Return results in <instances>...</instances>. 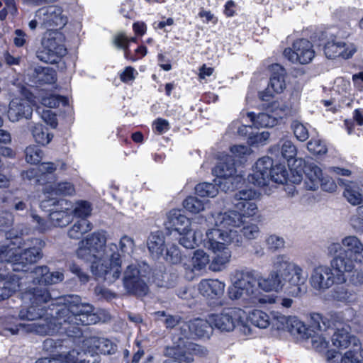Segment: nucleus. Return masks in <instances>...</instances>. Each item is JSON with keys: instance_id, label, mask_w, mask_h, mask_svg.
Returning <instances> with one entry per match:
<instances>
[{"instance_id": "42", "label": "nucleus", "mask_w": 363, "mask_h": 363, "mask_svg": "<svg viewBox=\"0 0 363 363\" xmlns=\"http://www.w3.org/2000/svg\"><path fill=\"white\" fill-rule=\"evenodd\" d=\"M130 42H136V38H128L125 33H119L115 35L113 43L118 48L123 49L124 50V55L126 59L135 61V59L130 57V51L128 50V45Z\"/></svg>"}, {"instance_id": "34", "label": "nucleus", "mask_w": 363, "mask_h": 363, "mask_svg": "<svg viewBox=\"0 0 363 363\" xmlns=\"http://www.w3.org/2000/svg\"><path fill=\"white\" fill-rule=\"evenodd\" d=\"M45 197L51 196H71L75 193L74 185L69 182H60L57 184L49 183L43 189Z\"/></svg>"}, {"instance_id": "48", "label": "nucleus", "mask_w": 363, "mask_h": 363, "mask_svg": "<svg viewBox=\"0 0 363 363\" xmlns=\"http://www.w3.org/2000/svg\"><path fill=\"white\" fill-rule=\"evenodd\" d=\"M247 179L249 182L258 186H267L270 182V178L268 174H265L254 167L252 172L248 175Z\"/></svg>"}, {"instance_id": "15", "label": "nucleus", "mask_w": 363, "mask_h": 363, "mask_svg": "<svg viewBox=\"0 0 363 363\" xmlns=\"http://www.w3.org/2000/svg\"><path fill=\"white\" fill-rule=\"evenodd\" d=\"M350 327L342 323H333V326L328 327V335L330 336L332 344L336 348L361 350V343L358 338L350 335Z\"/></svg>"}, {"instance_id": "5", "label": "nucleus", "mask_w": 363, "mask_h": 363, "mask_svg": "<svg viewBox=\"0 0 363 363\" xmlns=\"http://www.w3.org/2000/svg\"><path fill=\"white\" fill-rule=\"evenodd\" d=\"M259 196L260 194L252 188L239 190L231 200L234 210L218 213L217 223L222 226L230 225L237 228L244 225L246 218H250L257 213L256 201Z\"/></svg>"}, {"instance_id": "40", "label": "nucleus", "mask_w": 363, "mask_h": 363, "mask_svg": "<svg viewBox=\"0 0 363 363\" xmlns=\"http://www.w3.org/2000/svg\"><path fill=\"white\" fill-rule=\"evenodd\" d=\"M60 163L62 169H65V164L62 162H59L57 164L53 162H43L38 166V171L40 172V176L39 179H38V182L45 186H47L49 183H52V182H46V179L50 175L52 174L57 169V166Z\"/></svg>"}, {"instance_id": "28", "label": "nucleus", "mask_w": 363, "mask_h": 363, "mask_svg": "<svg viewBox=\"0 0 363 363\" xmlns=\"http://www.w3.org/2000/svg\"><path fill=\"white\" fill-rule=\"evenodd\" d=\"M272 74L267 91L269 95L273 93H281L286 88L285 77L286 71L279 65H273L272 67Z\"/></svg>"}, {"instance_id": "21", "label": "nucleus", "mask_w": 363, "mask_h": 363, "mask_svg": "<svg viewBox=\"0 0 363 363\" xmlns=\"http://www.w3.org/2000/svg\"><path fill=\"white\" fill-rule=\"evenodd\" d=\"M357 51V47L352 43L335 38L328 41L324 48L328 58L341 57L344 59L350 58Z\"/></svg>"}, {"instance_id": "29", "label": "nucleus", "mask_w": 363, "mask_h": 363, "mask_svg": "<svg viewBox=\"0 0 363 363\" xmlns=\"http://www.w3.org/2000/svg\"><path fill=\"white\" fill-rule=\"evenodd\" d=\"M166 225L179 233L186 232L191 227V221L180 210L173 209L167 213Z\"/></svg>"}, {"instance_id": "3", "label": "nucleus", "mask_w": 363, "mask_h": 363, "mask_svg": "<svg viewBox=\"0 0 363 363\" xmlns=\"http://www.w3.org/2000/svg\"><path fill=\"white\" fill-rule=\"evenodd\" d=\"M233 286L229 289V296L231 299L246 301L249 306L259 303H276V298L270 296H262L256 286L265 292L281 291L286 281L284 278L270 271L267 277L257 279L254 270L236 271L232 278Z\"/></svg>"}, {"instance_id": "9", "label": "nucleus", "mask_w": 363, "mask_h": 363, "mask_svg": "<svg viewBox=\"0 0 363 363\" xmlns=\"http://www.w3.org/2000/svg\"><path fill=\"white\" fill-rule=\"evenodd\" d=\"M22 233H14V230L6 233V236L9 239H18ZM12 270L23 271V268L29 264H33L39 260L41 255L40 245L38 239H30L27 240H17L16 242H12Z\"/></svg>"}, {"instance_id": "54", "label": "nucleus", "mask_w": 363, "mask_h": 363, "mask_svg": "<svg viewBox=\"0 0 363 363\" xmlns=\"http://www.w3.org/2000/svg\"><path fill=\"white\" fill-rule=\"evenodd\" d=\"M291 128L294 131L295 137L299 141L304 142L308 138L309 133L308 128H306V125H304L299 121H293L291 123Z\"/></svg>"}, {"instance_id": "30", "label": "nucleus", "mask_w": 363, "mask_h": 363, "mask_svg": "<svg viewBox=\"0 0 363 363\" xmlns=\"http://www.w3.org/2000/svg\"><path fill=\"white\" fill-rule=\"evenodd\" d=\"M304 172L306 188L311 191L317 190L323 178L322 169L315 163H308L305 165Z\"/></svg>"}, {"instance_id": "36", "label": "nucleus", "mask_w": 363, "mask_h": 363, "mask_svg": "<svg viewBox=\"0 0 363 363\" xmlns=\"http://www.w3.org/2000/svg\"><path fill=\"white\" fill-rule=\"evenodd\" d=\"M209 262V255L203 250H196L193 253L190 265L184 264V267L192 272H201L206 268Z\"/></svg>"}, {"instance_id": "2", "label": "nucleus", "mask_w": 363, "mask_h": 363, "mask_svg": "<svg viewBox=\"0 0 363 363\" xmlns=\"http://www.w3.org/2000/svg\"><path fill=\"white\" fill-rule=\"evenodd\" d=\"M106 232L95 231L78 243L76 256L90 262V270L96 279L115 282L121 274V259L115 243L106 245Z\"/></svg>"}, {"instance_id": "12", "label": "nucleus", "mask_w": 363, "mask_h": 363, "mask_svg": "<svg viewBox=\"0 0 363 363\" xmlns=\"http://www.w3.org/2000/svg\"><path fill=\"white\" fill-rule=\"evenodd\" d=\"M290 110L291 108L287 104L277 101L270 104L267 113H259L255 116L253 113L249 112L247 117L252 125L257 128L274 127L279 119L289 113Z\"/></svg>"}, {"instance_id": "33", "label": "nucleus", "mask_w": 363, "mask_h": 363, "mask_svg": "<svg viewBox=\"0 0 363 363\" xmlns=\"http://www.w3.org/2000/svg\"><path fill=\"white\" fill-rule=\"evenodd\" d=\"M361 350L349 349L344 354L330 350L327 354L328 363H363L359 358V352Z\"/></svg>"}, {"instance_id": "38", "label": "nucleus", "mask_w": 363, "mask_h": 363, "mask_svg": "<svg viewBox=\"0 0 363 363\" xmlns=\"http://www.w3.org/2000/svg\"><path fill=\"white\" fill-rule=\"evenodd\" d=\"M281 147L274 146L271 148L272 154H277L279 151L283 158L288 162L295 158L297 155V149L295 145L290 140H283L280 141Z\"/></svg>"}, {"instance_id": "57", "label": "nucleus", "mask_w": 363, "mask_h": 363, "mask_svg": "<svg viewBox=\"0 0 363 363\" xmlns=\"http://www.w3.org/2000/svg\"><path fill=\"white\" fill-rule=\"evenodd\" d=\"M333 296L335 299L339 301L350 302L352 300L354 295L352 292L347 288L340 286L334 290Z\"/></svg>"}, {"instance_id": "26", "label": "nucleus", "mask_w": 363, "mask_h": 363, "mask_svg": "<svg viewBox=\"0 0 363 363\" xmlns=\"http://www.w3.org/2000/svg\"><path fill=\"white\" fill-rule=\"evenodd\" d=\"M225 286V284L218 279H208L199 282L198 289L203 296L213 299L223 294Z\"/></svg>"}, {"instance_id": "52", "label": "nucleus", "mask_w": 363, "mask_h": 363, "mask_svg": "<svg viewBox=\"0 0 363 363\" xmlns=\"http://www.w3.org/2000/svg\"><path fill=\"white\" fill-rule=\"evenodd\" d=\"M92 208L91 204L86 201H79L76 202L73 208V213L75 216L86 219L91 215Z\"/></svg>"}, {"instance_id": "61", "label": "nucleus", "mask_w": 363, "mask_h": 363, "mask_svg": "<svg viewBox=\"0 0 363 363\" xmlns=\"http://www.w3.org/2000/svg\"><path fill=\"white\" fill-rule=\"evenodd\" d=\"M12 242L6 245L0 246V262H6L12 267V257L13 252L12 251Z\"/></svg>"}, {"instance_id": "6", "label": "nucleus", "mask_w": 363, "mask_h": 363, "mask_svg": "<svg viewBox=\"0 0 363 363\" xmlns=\"http://www.w3.org/2000/svg\"><path fill=\"white\" fill-rule=\"evenodd\" d=\"M83 351L78 350L55 355L53 357H44L38 359L35 363H94L89 357H94L95 354H111L114 353L117 347L109 340L91 337L83 341Z\"/></svg>"}, {"instance_id": "49", "label": "nucleus", "mask_w": 363, "mask_h": 363, "mask_svg": "<svg viewBox=\"0 0 363 363\" xmlns=\"http://www.w3.org/2000/svg\"><path fill=\"white\" fill-rule=\"evenodd\" d=\"M41 104L48 108H57L60 104L66 106L67 100L66 98L60 95L46 94L41 97Z\"/></svg>"}, {"instance_id": "19", "label": "nucleus", "mask_w": 363, "mask_h": 363, "mask_svg": "<svg viewBox=\"0 0 363 363\" xmlns=\"http://www.w3.org/2000/svg\"><path fill=\"white\" fill-rule=\"evenodd\" d=\"M143 275L135 264L128 265L124 271L123 286L128 293L143 296L147 292V286L143 279Z\"/></svg>"}, {"instance_id": "16", "label": "nucleus", "mask_w": 363, "mask_h": 363, "mask_svg": "<svg viewBox=\"0 0 363 363\" xmlns=\"http://www.w3.org/2000/svg\"><path fill=\"white\" fill-rule=\"evenodd\" d=\"M284 56L293 63L306 65L312 61L315 57L313 44L308 40L299 39L296 40L292 48L284 50Z\"/></svg>"}, {"instance_id": "27", "label": "nucleus", "mask_w": 363, "mask_h": 363, "mask_svg": "<svg viewBox=\"0 0 363 363\" xmlns=\"http://www.w3.org/2000/svg\"><path fill=\"white\" fill-rule=\"evenodd\" d=\"M338 184L344 187L343 196L352 206H358L363 203V193L362 189L354 182L337 179Z\"/></svg>"}, {"instance_id": "18", "label": "nucleus", "mask_w": 363, "mask_h": 363, "mask_svg": "<svg viewBox=\"0 0 363 363\" xmlns=\"http://www.w3.org/2000/svg\"><path fill=\"white\" fill-rule=\"evenodd\" d=\"M64 279V274L61 272H50L47 266H38L32 271L20 277V281L23 285L28 282H32L34 284H55Z\"/></svg>"}, {"instance_id": "39", "label": "nucleus", "mask_w": 363, "mask_h": 363, "mask_svg": "<svg viewBox=\"0 0 363 363\" xmlns=\"http://www.w3.org/2000/svg\"><path fill=\"white\" fill-rule=\"evenodd\" d=\"M92 229V224L87 219H80L68 230L67 235L71 239H79Z\"/></svg>"}, {"instance_id": "53", "label": "nucleus", "mask_w": 363, "mask_h": 363, "mask_svg": "<svg viewBox=\"0 0 363 363\" xmlns=\"http://www.w3.org/2000/svg\"><path fill=\"white\" fill-rule=\"evenodd\" d=\"M165 249L166 253L163 255L166 261L172 264H177L181 262L182 255L178 246L172 244L166 247Z\"/></svg>"}, {"instance_id": "59", "label": "nucleus", "mask_w": 363, "mask_h": 363, "mask_svg": "<svg viewBox=\"0 0 363 363\" xmlns=\"http://www.w3.org/2000/svg\"><path fill=\"white\" fill-rule=\"evenodd\" d=\"M134 240L133 238L128 235H123L119 241V249L123 254L130 255L134 250Z\"/></svg>"}, {"instance_id": "62", "label": "nucleus", "mask_w": 363, "mask_h": 363, "mask_svg": "<svg viewBox=\"0 0 363 363\" xmlns=\"http://www.w3.org/2000/svg\"><path fill=\"white\" fill-rule=\"evenodd\" d=\"M242 233L243 236L249 240H253L257 238L259 235V227L257 225L254 223H250L244 225L242 228Z\"/></svg>"}, {"instance_id": "8", "label": "nucleus", "mask_w": 363, "mask_h": 363, "mask_svg": "<svg viewBox=\"0 0 363 363\" xmlns=\"http://www.w3.org/2000/svg\"><path fill=\"white\" fill-rule=\"evenodd\" d=\"M342 245L344 252L335 256L330 264L337 273V278L345 281V272H352L354 264H363V243L357 237L349 235L342 239Z\"/></svg>"}, {"instance_id": "10", "label": "nucleus", "mask_w": 363, "mask_h": 363, "mask_svg": "<svg viewBox=\"0 0 363 363\" xmlns=\"http://www.w3.org/2000/svg\"><path fill=\"white\" fill-rule=\"evenodd\" d=\"M64 34L57 30H48L42 39V48L37 52V57L42 62L57 63L67 53Z\"/></svg>"}, {"instance_id": "60", "label": "nucleus", "mask_w": 363, "mask_h": 363, "mask_svg": "<svg viewBox=\"0 0 363 363\" xmlns=\"http://www.w3.org/2000/svg\"><path fill=\"white\" fill-rule=\"evenodd\" d=\"M230 152L238 159L242 160L251 154V149L247 145H236L230 147Z\"/></svg>"}, {"instance_id": "17", "label": "nucleus", "mask_w": 363, "mask_h": 363, "mask_svg": "<svg viewBox=\"0 0 363 363\" xmlns=\"http://www.w3.org/2000/svg\"><path fill=\"white\" fill-rule=\"evenodd\" d=\"M335 269L332 265H318L315 267L309 278L311 288L318 293H323L331 288L335 282Z\"/></svg>"}, {"instance_id": "7", "label": "nucleus", "mask_w": 363, "mask_h": 363, "mask_svg": "<svg viewBox=\"0 0 363 363\" xmlns=\"http://www.w3.org/2000/svg\"><path fill=\"white\" fill-rule=\"evenodd\" d=\"M271 270L286 281L288 293L293 296H298L303 292V286L307 276L302 267L291 260L287 254H277L270 259Z\"/></svg>"}, {"instance_id": "11", "label": "nucleus", "mask_w": 363, "mask_h": 363, "mask_svg": "<svg viewBox=\"0 0 363 363\" xmlns=\"http://www.w3.org/2000/svg\"><path fill=\"white\" fill-rule=\"evenodd\" d=\"M236 173L235 162L230 155L222 157L213 169V174L216 177L215 182L224 191L233 189L234 182H240L241 177Z\"/></svg>"}, {"instance_id": "44", "label": "nucleus", "mask_w": 363, "mask_h": 363, "mask_svg": "<svg viewBox=\"0 0 363 363\" xmlns=\"http://www.w3.org/2000/svg\"><path fill=\"white\" fill-rule=\"evenodd\" d=\"M249 318L252 324L259 328H267L270 324L268 314L262 311H253L250 313Z\"/></svg>"}, {"instance_id": "51", "label": "nucleus", "mask_w": 363, "mask_h": 363, "mask_svg": "<svg viewBox=\"0 0 363 363\" xmlns=\"http://www.w3.org/2000/svg\"><path fill=\"white\" fill-rule=\"evenodd\" d=\"M26 160L30 164H37L43 158V152L41 149L35 145H30L26 149Z\"/></svg>"}, {"instance_id": "56", "label": "nucleus", "mask_w": 363, "mask_h": 363, "mask_svg": "<svg viewBox=\"0 0 363 363\" xmlns=\"http://www.w3.org/2000/svg\"><path fill=\"white\" fill-rule=\"evenodd\" d=\"M272 315V326L278 330H287L290 317H287L279 313H273Z\"/></svg>"}, {"instance_id": "35", "label": "nucleus", "mask_w": 363, "mask_h": 363, "mask_svg": "<svg viewBox=\"0 0 363 363\" xmlns=\"http://www.w3.org/2000/svg\"><path fill=\"white\" fill-rule=\"evenodd\" d=\"M14 316L0 318V335L3 336L15 335L20 330L26 332V324L18 323Z\"/></svg>"}, {"instance_id": "13", "label": "nucleus", "mask_w": 363, "mask_h": 363, "mask_svg": "<svg viewBox=\"0 0 363 363\" xmlns=\"http://www.w3.org/2000/svg\"><path fill=\"white\" fill-rule=\"evenodd\" d=\"M184 337H179L178 342H174L172 347H167L165 350L167 357H172L184 361L185 363L194 362V355L204 357L208 353V350L201 345L188 342Z\"/></svg>"}, {"instance_id": "32", "label": "nucleus", "mask_w": 363, "mask_h": 363, "mask_svg": "<svg viewBox=\"0 0 363 363\" xmlns=\"http://www.w3.org/2000/svg\"><path fill=\"white\" fill-rule=\"evenodd\" d=\"M147 247L152 257L159 258L163 255L166 247L164 233L161 231L151 233L147 240Z\"/></svg>"}, {"instance_id": "20", "label": "nucleus", "mask_w": 363, "mask_h": 363, "mask_svg": "<svg viewBox=\"0 0 363 363\" xmlns=\"http://www.w3.org/2000/svg\"><path fill=\"white\" fill-rule=\"evenodd\" d=\"M35 18H38L41 25L45 27H62L67 22L62 9L57 5H50L39 9L35 13Z\"/></svg>"}, {"instance_id": "58", "label": "nucleus", "mask_w": 363, "mask_h": 363, "mask_svg": "<svg viewBox=\"0 0 363 363\" xmlns=\"http://www.w3.org/2000/svg\"><path fill=\"white\" fill-rule=\"evenodd\" d=\"M272 165V160L269 157L265 156L259 158L256 162L254 167L269 176Z\"/></svg>"}, {"instance_id": "24", "label": "nucleus", "mask_w": 363, "mask_h": 363, "mask_svg": "<svg viewBox=\"0 0 363 363\" xmlns=\"http://www.w3.org/2000/svg\"><path fill=\"white\" fill-rule=\"evenodd\" d=\"M33 114V108L28 100L22 98L13 99L9 105L7 117L11 122L21 119H29Z\"/></svg>"}, {"instance_id": "47", "label": "nucleus", "mask_w": 363, "mask_h": 363, "mask_svg": "<svg viewBox=\"0 0 363 363\" xmlns=\"http://www.w3.org/2000/svg\"><path fill=\"white\" fill-rule=\"evenodd\" d=\"M287 170L284 165L279 164L272 166L269 178L270 182H274L277 184H284L287 180Z\"/></svg>"}, {"instance_id": "45", "label": "nucleus", "mask_w": 363, "mask_h": 363, "mask_svg": "<svg viewBox=\"0 0 363 363\" xmlns=\"http://www.w3.org/2000/svg\"><path fill=\"white\" fill-rule=\"evenodd\" d=\"M217 184L203 182L197 184L195 187L196 194L203 198H214L218 193Z\"/></svg>"}, {"instance_id": "41", "label": "nucleus", "mask_w": 363, "mask_h": 363, "mask_svg": "<svg viewBox=\"0 0 363 363\" xmlns=\"http://www.w3.org/2000/svg\"><path fill=\"white\" fill-rule=\"evenodd\" d=\"M31 132L36 143L45 145L52 139L53 135L48 132V128L41 124H35L31 127Z\"/></svg>"}, {"instance_id": "31", "label": "nucleus", "mask_w": 363, "mask_h": 363, "mask_svg": "<svg viewBox=\"0 0 363 363\" xmlns=\"http://www.w3.org/2000/svg\"><path fill=\"white\" fill-rule=\"evenodd\" d=\"M179 234V242L185 248L193 249L201 243L203 244V232L198 228L190 227L186 232H180Z\"/></svg>"}, {"instance_id": "43", "label": "nucleus", "mask_w": 363, "mask_h": 363, "mask_svg": "<svg viewBox=\"0 0 363 363\" xmlns=\"http://www.w3.org/2000/svg\"><path fill=\"white\" fill-rule=\"evenodd\" d=\"M287 330L292 335H297L303 338L308 337V328L306 325L295 316L290 317Z\"/></svg>"}, {"instance_id": "63", "label": "nucleus", "mask_w": 363, "mask_h": 363, "mask_svg": "<svg viewBox=\"0 0 363 363\" xmlns=\"http://www.w3.org/2000/svg\"><path fill=\"white\" fill-rule=\"evenodd\" d=\"M13 43L16 47H24L28 43V35L21 29H16L14 31Z\"/></svg>"}, {"instance_id": "22", "label": "nucleus", "mask_w": 363, "mask_h": 363, "mask_svg": "<svg viewBox=\"0 0 363 363\" xmlns=\"http://www.w3.org/2000/svg\"><path fill=\"white\" fill-rule=\"evenodd\" d=\"M54 208L50 213V223L51 225L56 227H65L71 222L72 216L69 211L72 204L67 200L52 201Z\"/></svg>"}, {"instance_id": "1", "label": "nucleus", "mask_w": 363, "mask_h": 363, "mask_svg": "<svg viewBox=\"0 0 363 363\" xmlns=\"http://www.w3.org/2000/svg\"><path fill=\"white\" fill-rule=\"evenodd\" d=\"M21 298L24 305L18 314L21 320H35L38 323L26 324L27 333L40 335H52L65 333L68 336H78L81 332L79 325L95 324L99 321L94 306L83 302L77 295H68L52 298L45 288L26 289Z\"/></svg>"}, {"instance_id": "64", "label": "nucleus", "mask_w": 363, "mask_h": 363, "mask_svg": "<svg viewBox=\"0 0 363 363\" xmlns=\"http://www.w3.org/2000/svg\"><path fill=\"white\" fill-rule=\"evenodd\" d=\"M138 74L137 70L130 66L126 67L120 74V79L124 83L133 82Z\"/></svg>"}, {"instance_id": "14", "label": "nucleus", "mask_w": 363, "mask_h": 363, "mask_svg": "<svg viewBox=\"0 0 363 363\" xmlns=\"http://www.w3.org/2000/svg\"><path fill=\"white\" fill-rule=\"evenodd\" d=\"M245 318V312L238 308H225L220 313L209 315L213 326L225 332L233 331L237 326L243 325Z\"/></svg>"}, {"instance_id": "46", "label": "nucleus", "mask_w": 363, "mask_h": 363, "mask_svg": "<svg viewBox=\"0 0 363 363\" xmlns=\"http://www.w3.org/2000/svg\"><path fill=\"white\" fill-rule=\"evenodd\" d=\"M207 203L195 196H189L183 202L184 208L191 213H199L203 211Z\"/></svg>"}, {"instance_id": "37", "label": "nucleus", "mask_w": 363, "mask_h": 363, "mask_svg": "<svg viewBox=\"0 0 363 363\" xmlns=\"http://www.w3.org/2000/svg\"><path fill=\"white\" fill-rule=\"evenodd\" d=\"M23 289V282L20 281V276L13 274L5 281L4 286L0 287V301L9 298L16 291Z\"/></svg>"}, {"instance_id": "4", "label": "nucleus", "mask_w": 363, "mask_h": 363, "mask_svg": "<svg viewBox=\"0 0 363 363\" xmlns=\"http://www.w3.org/2000/svg\"><path fill=\"white\" fill-rule=\"evenodd\" d=\"M217 216L218 213H211L206 220L208 228L203 239V246L215 255L211 264L213 271L221 270L230 262L231 251L229 246L238 237V231L235 230L237 227L218 225Z\"/></svg>"}, {"instance_id": "50", "label": "nucleus", "mask_w": 363, "mask_h": 363, "mask_svg": "<svg viewBox=\"0 0 363 363\" xmlns=\"http://www.w3.org/2000/svg\"><path fill=\"white\" fill-rule=\"evenodd\" d=\"M265 244L269 250L277 252L285 247L284 239L277 235H270L266 237Z\"/></svg>"}, {"instance_id": "23", "label": "nucleus", "mask_w": 363, "mask_h": 363, "mask_svg": "<svg viewBox=\"0 0 363 363\" xmlns=\"http://www.w3.org/2000/svg\"><path fill=\"white\" fill-rule=\"evenodd\" d=\"M211 322L201 318H196L189 323H185L181 326L182 336L185 338L189 336L198 337H209L213 330Z\"/></svg>"}, {"instance_id": "55", "label": "nucleus", "mask_w": 363, "mask_h": 363, "mask_svg": "<svg viewBox=\"0 0 363 363\" xmlns=\"http://www.w3.org/2000/svg\"><path fill=\"white\" fill-rule=\"evenodd\" d=\"M309 152L314 155H324L328 149L325 143L319 139H312L307 143Z\"/></svg>"}, {"instance_id": "25", "label": "nucleus", "mask_w": 363, "mask_h": 363, "mask_svg": "<svg viewBox=\"0 0 363 363\" xmlns=\"http://www.w3.org/2000/svg\"><path fill=\"white\" fill-rule=\"evenodd\" d=\"M312 319L317 323V328L320 333L313 335L311 338V343L313 349L318 352L325 351L329 345L328 327L323 318L320 314H313Z\"/></svg>"}]
</instances>
